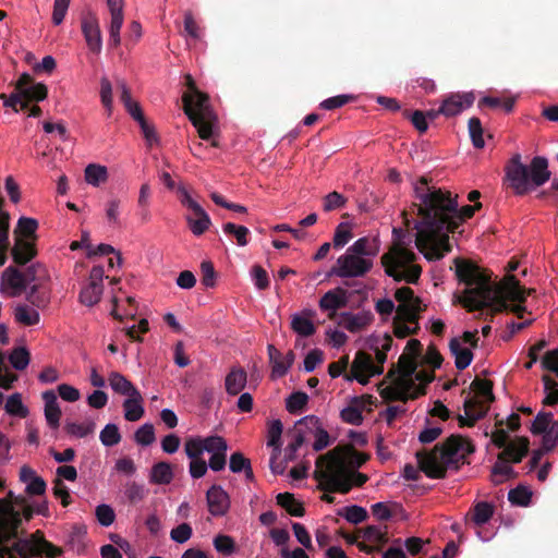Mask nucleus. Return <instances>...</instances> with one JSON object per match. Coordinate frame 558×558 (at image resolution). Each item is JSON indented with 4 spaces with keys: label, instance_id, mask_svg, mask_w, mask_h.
Listing matches in <instances>:
<instances>
[{
    "label": "nucleus",
    "instance_id": "1",
    "mask_svg": "<svg viewBox=\"0 0 558 558\" xmlns=\"http://www.w3.org/2000/svg\"><path fill=\"white\" fill-rule=\"evenodd\" d=\"M418 199L415 223V244L427 259H440L451 252L450 233H454L464 220L471 219L482 203L459 207L458 194L442 187L429 186L428 179L422 177L414 184Z\"/></svg>",
    "mask_w": 558,
    "mask_h": 558
},
{
    "label": "nucleus",
    "instance_id": "2",
    "mask_svg": "<svg viewBox=\"0 0 558 558\" xmlns=\"http://www.w3.org/2000/svg\"><path fill=\"white\" fill-rule=\"evenodd\" d=\"M456 276L466 284L459 302L469 311L489 308V319L495 313L511 310L522 318L525 307L526 290L520 286L515 276H506L499 283H492L490 276L484 272L475 262L456 257Z\"/></svg>",
    "mask_w": 558,
    "mask_h": 558
},
{
    "label": "nucleus",
    "instance_id": "3",
    "mask_svg": "<svg viewBox=\"0 0 558 558\" xmlns=\"http://www.w3.org/2000/svg\"><path fill=\"white\" fill-rule=\"evenodd\" d=\"M368 459V454L357 451L353 445L336 446L318 456L313 475L319 482V490L348 494L352 490L351 473L364 465Z\"/></svg>",
    "mask_w": 558,
    "mask_h": 558
},
{
    "label": "nucleus",
    "instance_id": "4",
    "mask_svg": "<svg viewBox=\"0 0 558 558\" xmlns=\"http://www.w3.org/2000/svg\"><path fill=\"white\" fill-rule=\"evenodd\" d=\"M474 450L472 440L463 438L461 434H451L446 440L436 445L430 452H416L418 469L430 478H444L449 466L454 465L459 469Z\"/></svg>",
    "mask_w": 558,
    "mask_h": 558
},
{
    "label": "nucleus",
    "instance_id": "5",
    "mask_svg": "<svg viewBox=\"0 0 558 558\" xmlns=\"http://www.w3.org/2000/svg\"><path fill=\"white\" fill-rule=\"evenodd\" d=\"M183 85L185 90L182 94V101L185 114L194 124L199 137H214L218 129V120L208 95L201 92L191 73L184 75Z\"/></svg>",
    "mask_w": 558,
    "mask_h": 558
},
{
    "label": "nucleus",
    "instance_id": "6",
    "mask_svg": "<svg viewBox=\"0 0 558 558\" xmlns=\"http://www.w3.org/2000/svg\"><path fill=\"white\" fill-rule=\"evenodd\" d=\"M548 166V159L544 156H534L530 166H526L522 161V156L517 153L505 167L506 179H508L514 194L524 195L530 192L532 185L538 187L551 178Z\"/></svg>",
    "mask_w": 558,
    "mask_h": 558
},
{
    "label": "nucleus",
    "instance_id": "7",
    "mask_svg": "<svg viewBox=\"0 0 558 558\" xmlns=\"http://www.w3.org/2000/svg\"><path fill=\"white\" fill-rule=\"evenodd\" d=\"M417 255L407 248L402 242H395L388 252L381 256V264L388 277L396 281L417 283L422 275V266L415 264Z\"/></svg>",
    "mask_w": 558,
    "mask_h": 558
},
{
    "label": "nucleus",
    "instance_id": "8",
    "mask_svg": "<svg viewBox=\"0 0 558 558\" xmlns=\"http://www.w3.org/2000/svg\"><path fill=\"white\" fill-rule=\"evenodd\" d=\"M177 201L183 207V216L187 223L190 232L195 236H201L211 227V218L207 210L198 202V194L191 186L177 181Z\"/></svg>",
    "mask_w": 558,
    "mask_h": 558
},
{
    "label": "nucleus",
    "instance_id": "9",
    "mask_svg": "<svg viewBox=\"0 0 558 558\" xmlns=\"http://www.w3.org/2000/svg\"><path fill=\"white\" fill-rule=\"evenodd\" d=\"M471 387L476 391L475 397H468L464 400V416L458 415V423L460 427H472L480 418L486 415L489 411V405L495 401L493 391L494 383L490 379H473Z\"/></svg>",
    "mask_w": 558,
    "mask_h": 558
},
{
    "label": "nucleus",
    "instance_id": "10",
    "mask_svg": "<svg viewBox=\"0 0 558 558\" xmlns=\"http://www.w3.org/2000/svg\"><path fill=\"white\" fill-rule=\"evenodd\" d=\"M43 554L54 558L61 554V549L48 542L39 531L17 539L10 548L11 558H28Z\"/></svg>",
    "mask_w": 558,
    "mask_h": 558
},
{
    "label": "nucleus",
    "instance_id": "11",
    "mask_svg": "<svg viewBox=\"0 0 558 558\" xmlns=\"http://www.w3.org/2000/svg\"><path fill=\"white\" fill-rule=\"evenodd\" d=\"M371 271V264L365 258L360 257L354 251V242L350 245L344 254L340 255L333 267L330 269L331 275L340 278L365 277Z\"/></svg>",
    "mask_w": 558,
    "mask_h": 558
},
{
    "label": "nucleus",
    "instance_id": "12",
    "mask_svg": "<svg viewBox=\"0 0 558 558\" xmlns=\"http://www.w3.org/2000/svg\"><path fill=\"white\" fill-rule=\"evenodd\" d=\"M194 456L196 453H210L209 461L207 465L214 470V472H219V470H223L227 464V452H228V444L222 436H207L204 438L203 445H192L191 446Z\"/></svg>",
    "mask_w": 558,
    "mask_h": 558
},
{
    "label": "nucleus",
    "instance_id": "13",
    "mask_svg": "<svg viewBox=\"0 0 558 558\" xmlns=\"http://www.w3.org/2000/svg\"><path fill=\"white\" fill-rule=\"evenodd\" d=\"M395 298L399 302L396 308L399 318H403L408 323H415L418 326L420 314L425 310L422 305V299L415 295L411 287H400L396 290Z\"/></svg>",
    "mask_w": 558,
    "mask_h": 558
},
{
    "label": "nucleus",
    "instance_id": "14",
    "mask_svg": "<svg viewBox=\"0 0 558 558\" xmlns=\"http://www.w3.org/2000/svg\"><path fill=\"white\" fill-rule=\"evenodd\" d=\"M386 377L388 379H391V381H392L391 385L385 386L383 388L384 383H380V385L378 386V389H379L380 397L387 402H391V401L407 402V401H410V399H417V398H420V396H423V393H425V388H418L412 395H407L400 384V377L398 375V369H396L395 366L388 371Z\"/></svg>",
    "mask_w": 558,
    "mask_h": 558
},
{
    "label": "nucleus",
    "instance_id": "15",
    "mask_svg": "<svg viewBox=\"0 0 558 558\" xmlns=\"http://www.w3.org/2000/svg\"><path fill=\"white\" fill-rule=\"evenodd\" d=\"M105 270L102 266H94L89 272V281L80 293L81 302L86 306L97 304L102 295Z\"/></svg>",
    "mask_w": 558,
    "mask_h": 558
},
{
    "label": "nucleus",
    "instance_id": "16",
    "mask_svg": "<svg viewBox=\"0 0 558 558\" xmlns=\"http://www.w3.org/2000/svg\"><path fill=\"white\" fill-rule=\"evenodd\" d=\"M381 366H375L372 355L366 351H357L352 364L351 376L361 384H367L371 376L381 374Z\"/></svg>",
    "mask_w": 558,
    "mask_h": 558
},
{
    "label": "nucleus",
    "instance_id": "17",
    "mask_svg": "<svg viewBox=\"0 0 558 558\" xmlns=\"http://www.w3.org/2000/svg\"><path fill=\"white\" fill-rule=\"evenodd\" d=\"M81 27L89 51L99 54L102 49V35L97 16L92 12L85 14Z\"/></svg>",
    "mask_w": 558,
    "mask_h": 558
},
{
    "label": "nucleus",
    "instance_id": "18",
    "mask_svg": "<svg viewBox=\"0 0 558 558\" xmlns=\"http://www.w3.org/2000/svg\"><path fill=\"white\" fill-rule=\"evenodd\" d=\"M476 97L473 92H464L463 94H449L440 104V111L446 118L460 114L463 109L471 108Z\"/></svg>",
    "mask_w": 558,
    "mask_h": 558
},
{
    "label": "nucleus",
    "instance_id": "19",
    "mask_svg": "<svg viewBox=\"0 0 558 558\" xmlns=\"http://www.w3.org/2000/svg\"><path fill=\"white\" fill-rule=\"evenodd\" d=\"M416 368L417 362L413 356L407 355V353H403L400 356L398 361L397 375L405 393H413L417 390V385L413 377Z\"/></svg>",
    "mask_w": 558,
    "mask_h": 558
},
{
    "label": "nucleus",
    "instance_id": "20",
    "mask_svg": "<svg viewBox=\"0 0 558 558\" xmlns=\"http://www.w3.org/2000/svg\"><path fill=\"white\" fill-rule=\"evenodd\" d=\"M347 304L348 290L342 289V287H337L336 289L327 290V292L324 293L319 301V308L329 312V319H340V315H338L337 310L343 308Z\"/></svg>",
    "mask_w": 558,
    "mask_h": 558
},
{
    "label": "nucleus",
    "instance_id": "21",
    "mask_svg": "<svg viewBox=\"0 0 558 558\" xmlns=\"http://www.w3.org/2000/svg\"><path fill=\"white\" fill-rule=\"evenodd\" d=\"M267 351L271 366L270 377L276 379V377L284 376L295 360L293 351H288L287 355L283 356L281 351L276 349L275 344L271 343L267 344Z\"/></svg>",
    "mask_w": 558,
    "mask_h": 558
},
{
    "label": "nucleus",
    "instance_id": "22",
    "mask_svg": "<svg viewBox=\"0 0 558 558\" xmlns=\"http://www.w3.org/2000/svg\"><path fill=\"white\" fill-rule=\"evenodd\" d=\"M27 288L25 276L13 266L7 267L1 275V289L9 291L11 296L21 295Z\"/></svg>",
    "mask_w": 558,
    "mask_h": 558
},
{
    "label": "nucleus",
    "instance_id": "23",
    "mask_svg": "<svg viewBox=\"0 0 558 558\" xmlns=\"http://www.w3.org/2000/svg\"><path fill=\"white\" fill-rule=\"evenodd\" d=\"M208 510L215 517L226 514L230 508V496L221 486H211L206 494Z\"/></svg>",
    "mask_w": 558,
    "mask_h": 558
},
{
    "label": "nucleus",
    "instance_id": "24",
    "mask_svg": "<svg viewBox=\"0 0 558 558\" xmlns=\"http://www.w3.org/2000/svg\"><path fill=\"white\" fill-rule=\"evenodd\" d=\"M41 398L45 403L44 414L50 428L57 429L60 425L61 409L58 403L57 395L53 390L44 391Z\"/></svg>",
    "mask_w": 558,
    "mask_h": 558
},
{
    "label": "nucleus",
    "instance_id": "25",
    "mask_svg": "<svg viewBox=\"0 0 558 558\" xmlns=\"http://www.w3.org/2000/svg\"><path fill=\"white\" fill-rule=\"evenodd\" d=\"M531 440L526 436L517 438L515 442H510L504 451L498 453V459H509V462H522L523 458L530 451Z\"/></svg>",
    "mask_w": 558,
    "mask_h": 558
},
{
    "label": "nucleus",
    "instance_id": "26",
    "mask_svg": "<svg viewBox=\"0 0 558 558\" xmlns=\"http://www.w3.org/2000/svg\"><path fill=\"white\" fill-rule=\"evenodd\" d=\"M205 438H190L185 440V451L187 457L191 459L190 462V472L194 478H201V476L205 475L208 469L207 462L202 458L203 454H193V450L191 448L192 444H199L203 446Z\"/></svg>",
    "mask_w": 558,
    "mask_h": 558
},
{
    "label": "nucleus",
    "instance_id": "27",
    "mask_svg": "<svg viewBox=\"0 0 558 558\" xmlns=\"http://www.w3.org/2000/svg\"><path fill=\"white\" fill-rule=\"evenodd\" d=\"M39 307L26 303H20L14 306L13 315L16 323L31 327L40 323Z\"/></svg>",
    "mask_w": 558,
    "mask_h": 558
},
{
    "label": "nucleus",
    "instance_id": "28",
    "mask_svg": "<svg viewBox=\"0 0 558 558\" xmlns=\"http://www.w3.org/2000/svg\"><path fill=\"white\" fill-rule=\"evenodd\" d=\"M247 384V372L240 366H233L225 378V388L231 396L242 392Z\"/></svg>",
    "mask_w": 558,
    "mask_h": 558
},
{
    "label": "nucleus",
    "instance_id": "29",
    "mask_svg": "<svg viewBox=\"0 0 558 558\" xmlns=\"http://www.w3.org/2000/svg\"><path fill=\"white\" fill-rule=\"evenodd\" d=\"M362 258L367 259L369 263V269H372L376 255L380 251V241L378 238H360L354 242V248Z\"/></svg>",
    "mask_w": 558,
    "mask_h": 558
},
{
    "label": "nucleus",
    "instance_id": "30",
    "mask_svg": "<svg viewBox=\"0 0 558 558\" xmlns=\"http://www.w3.org/2000/svg\"><path fill=\"white\" fill-rule=\"evenodd\" d=\"M449 351L454 356V365L458 369L463 371L474 360V353L470 349H463L459 338H451L449 342Z\"/></svg>",
    "mask_w": 558,
    "mask_h": 558
},
{
    "label": "nucleus",
    "instance_id": "31",
    "mask_svg": "<svg viewBox=\"0 0 558 558\" xmlns=\"http://www.w3.org/2000/svg\"><path fill=\"white\" fill-rule=\"evenodd\" d=\"M372 318L371 314H350V312H342L338 325L347 328L351 332H356L365 328V326L372 322Z\"/></svg>",
    "mask_w": 558,
    "mask_h": 558
},
{
    "label": "nucleus",
    "instance_id": "32",
    "mask_svg": "<svg viewBox=\"0 0 558 558\" xmlns=\"http://www.w3.org/2000/svg\"><path fill=\"white\" fill-rule=\"evenodd\" d=\"M110 388L122 396H138V389L120 373L112 372L108 378Z\"/></svg>",
    "mask_w": 558,
    "mask_h": 558
},
{
    "label": "nucleus",
    "instance_id": "33",
    "mask_svg": "<svg viewBox=\"0 0 558 558\" xmlns=\"http://www.w3.org/2000/svg\"><path fill=\"white\" fill-rule=\"evenodd\" d=\"M124 418L130 422L138 421L144 415L143 398L138 391V396H130L123 402Z\"/></svg>",
    "mask_w": 558,
    "mask_h": 558
},
{
    "label": "nucleus",
    "instance_id": "34",
    "mask_svg": "<svg viewBox=\"0 0 558 558\" xmlns=\"http://www.w3.org/2000/svg\"><path fill=\"white\" fill-rule=\"evenodd\" d=\"M518 476V472L514 471L513 468L509 464V459H499L497 457V461L492 466V482L495 485H499L506 481V478H514Z\"/></svg>",
    "mask_w": 558,
    "mask_h": 558
},
{
    "label": "nucleus",
    "instance_id": "35",
    "mask_svg": "<svg viewBox=\"0 0 558 558\" xmlns=\"http://www.w3.org/2000/svg\"><path fill=\"white\" fill-rule=\"evenodd\" d=\"M277 504L282 507L292 517H304L305 507L302 502L296 500L294 494L291 493H279L276 496Z\"/></svg>",
    "mask_w": 558,
    "mask_h": 558
},
{
    "label": "nucleus",
    "instance_id": "36",
    "mask_svg": "<svg viewBox=\"0 0 558 558\" xmlns=\"http://www.w3.org/2000/svg\"><path fill=\"white\" fill-rule=\"evenodd\" d=\"M35 255L34 244L29 240L20 239L12 248L13 259L20 265L27 264Z\"/></svg>",
    "mask_w": 558,
    "mask_h": 558
},
{
    "label": "nucleus",
    "instance_id": "37",
    "mask_svg": "<svg viewBox=\"0 0 558 558\" xmlns=\"http://www.w3.org/2000/svg\"><path fill=\"white\" fill-rule=\"evenodd\" d=\"M22 90V96L25 104L31 101H43L47 97V86L43 83H32L22 86L19 85Z\"/></svg>",
    "mask_w": 558,
    "mask_h": 558
},
{
    "label": "nucleus",
    "instance_id": "38",
    "mask_svg": "<svg viewBox=\"0 0 558 558\" xmlns=\"http://www.w3.org/2000/svg\"><path fill=\"white\" fill-rule=\"evenodd\" d=\"M108 179L107 167L98 163H89L85 168V180L93 186H99Z\"/></svg>",
    "mask_w": 558,
    "mask_h": 558
},
{
    "label": "nucleus",
    "instance_id": "39",
    "mask_svg": "<svg viewBox=\"0 0 558 558\" xmlns=\"http://www.w3.org/2000/svg\"><path fill=\"white\" fill-rule=\"evenodd\" d=\"M283 423L280 420H274L268 426L267 446L272 447V453L281 452V437Z\"/></svg>",
    "mask_w": 558,
    "mask_h": 558
},
{
    "label": "nucleus",
    "instance_id": "40",
    "mask_svg": "<svg viewBox=\"0 0 558 558\" xmlns=\"http://www.w3.org/2000/svg\"><path fill=\"white\" fill-rule=\"evenodd\" d=\"M173 471L169 463L158 462L150 471V482L156 484H169L172 481Z\"/></svg>",
    "mask_w": 558,
    "mask_h": 558
},
{
    "label": "nucleus",
    "instance_id": "41",
    "mask_svg": "<svg viewBox=\"0 0 558 558\" xmlns=\"http://www.w3.org/2000/svg\"><path fill=\"white\" fill-rule=\"evenodd\" d=\"M495 513V507L490 502H477L472 509L471 519L475 524L489 522Z\"/></svg>",
    "mask_w": 558,
    "mask_h": 558
},
{
    "label": "nucleus",
    "instance_id": "42",
    "mask_svg": "<svg viewBox=\"0 0 558 558\" xmlns=\"http://www.w3.org/2000/svg\"><path fill=\"white\" fill-rule=\"evenodd\" d=\"M4 409L8 414L19 417H25L28 414V409L23 404L22 396L19 392L9 396Z\"/></svg>",
    "mask_w": 558,
    "mask_h": 558
},
{
    "label": "nucleus",
    "instance_id": "43",
    "mask_svg": "<svg viewBox=\"0 0 558 558\" xmlns=\"http://www.w3.org/2000/svg\"><path fill=\"white\" fill-rule=\"evenodd\" d=\"M99 439L102 446L113 447L121 441V434L119 427L114 423H108L100 430Z\"/></svg>",
    "mask_w": 558,
    "mask_h": 558
},
{
    "label": "nucleus",
    "instance_id": "44",
    "mask_svg": "<svg viewBox=\"0 0 558 558\" xmlns=\"http://www.w3.org/2000/svg\"><path fill=\"white\" fill-rule=\"evenodd\" d=\"M70 548L74 550L78 555H83L87 550V535L86 531L81 527H75L70 536L68 542Z\"/></svg>",
    "mask_w": 558,
    "mask_h": 558
},
{
    "label": "nucleus",
    "instance_id": "45",
    "mask_svg": "<svg viewBox=\"0 0 558 558\" xmlns=\"http://www.w3.org/2000/svg\"><path fill=\"white\" fill-rule=\"evenodd\" d=\"M121 202L118 198H110L105 204V216L108 226L117 228L121 227L120 219Z\"/></svg>",
    "mask_w": 558,
    "mask_h": 558
},
{
    "label": "nucleus",
    "instance_id": "46",
    "mask_svg": "<svg viewBox=\"0 0 558 558\" xmlns=\"http://www.w3.org/2000/svg\"><path fill=\"white\" fill-rule=\"evenodd\" d=\"M533 493L526 486H517L510 489L508 493V499L512 505H519L520 507H526L531 504Z\"/></svg>",
    "mask_w": 558,
    "mask_h": 558
},
{
    "label": "nucleus",
    "instance_id": "47",
    "mask_svg": "<svg viewBox=\"0 0 558 558\" xmlns=\"http://www.w3.org/2000/svg\"><path fill=\"white\" fill-rule=\"evenodd\" d=\"M124 302H126L129 305H133V303H135V299L131 295H126L124 299H122L118 295L113 296V300H112L113 307L111 310V315L113 317L121 319L124 316H133L135 314L134 308H130V310L123 308Z\"/></svg>",
    "mask_w": 558,
    "mask_h": 558
},
{
    "label": "nucleus",
    "instance_id": "48",
    "mask_svg": "<svg viewBox=\"0 0 558 558\" xmlns=\"http://www.w3.org/2000/svg\"><path fill=\"white\" fill-rule=\"evenodd\" d=\"M291 328L298 335L301 336H312L316 331V327L312 320L307 317H303V315L295 314L292 317Z\"/></svg>",
    "mask_w": 558,
    "mask_h": 558
},
{
    "label": "nucleus",
    "instance_id": "49",
    "mask_svg": "<svg viewBox=\"0 0 558 558\" xmlns=\"http://www.w3.org/2000/svg\"><path fill=\"white\" fill-rule=\"evenodd\" d=\"M10 364L16 371H23L29 364V352L25 347H19L8 356Z\"/></svg>",
    "mask_w": 558,
    "mask_h": 558
},
{
    "label": "nucleus",
    "instance_id": "50",
    "mask_svg": "<svg viewBox=\"0 0 558 558\" xmlns=\"http://www.w3.org/2000/svg\"><path fill=\"white\" fill-rule=\"evenodd\" d=\"M95 422L88 421L84 423L68 422L65 429L68 434L76 438H85L95 430Z\"/></svg>",
    "mask_w": 558,
    "mask_h": 558
},
{
    "label": "nucleus",
    "instance_id": "51",
    "mask_svg": "<svg viewBox=\"0 0 558 558\" xmlns=\"http://www.w3.org/2000/svg\"><path fill=\"white\" fill-rule=\"evenodd\" d=\"M134 440L142 447H148L156 440L154 425L145 423L134 433Z\"/></svg>",
    "mask_w": 558,
    "mask_h": 558
},
{
    "label": "nucleus",
    "instance_id": "52",
    "mask_svg": "<svg viewBox=\"0 0 558 558\" xmlns=\"http://www.w3.org/2000/svg\"><path fill=\"white\" fill-rule=\"evenodd\" d=\"M222 231L225 233H229V235H234L236 238L238 245H247L250 242V230L245 228V226H238L234 222H226L222 226Z\"/></svg>",
    "mask_w": 558,
    "mask_h": 558
},
{
    "label": "nucleus",
    "instance_id": "53",
    "mask_svg": "<svg viewBox=\"0 0 558 558\" xmlns=\"http://www.w3.org/2000/svg\"><path fill=\"white\" fill-rule=\"evenodd\" d=\"M338 513L342 514V517H344L347 521L351 523L364 522V520H366L368 517L367 510L362 506L343 507L342 510L338 511Z\"/></svg>",
    "mask_w": 558,
    "mask_h": 558
},
{
    "label": "nucleus",
    "instance_id": "54",
    "mask_svg": "<svg viewBox=\"0 0 558 558\" xmlns=\"http://www.w3.org/2000/svg\"><path fill=\"white\" fill-rule=\"evenodd\" d=\"M553 417L554 413H551V411H539L530 427L532 434L545 435L549 424H551Z\"/></svg>",
    "mask_w": 558,
    "mask_h": 558
},
{
    "label": "nucleus",
    "instance_id": "55",
    "mask_svg": "<svg viewBox=\"0 0 558 558\" xmlns=\"http://www.w3.org/2000/svg\"><path fill=\"white\" fill-rule=\"evenodd\" d=\"M308 401V395L304 391H294L286 399V408L292 414L302 411Z\"/></svg>",
    "mask_w": 558,
    "mask_h": 558
},
{
    "label": "nucleus",
    "instance_id": "56",
    "mask_svg": "<svg viewBox=\"0 0 558 558\" xmlns=\"http://www.w3.org/2000/svg\"><path fill=\"white\" fill-rule=\"evenodd\" d=\"M469 133L472 140V144L475 147H484V130L482 126V122L478 117H472L469 120Z\"/></svg>",
    "mask_w": 558,
    "mask_h": 558
},
{
    "label": "nucleus",
    "instance_id": "57",
    "mask_svg": "<svg viewBox=\"0 0 558 558\" xmlns=\"http://www.w3.org/2000/svg\"><path fill=\"white\" fill-rule=\"evenodd\" d=\"M558 444V421H554V417L551 418V423L549 424L548 428L546 429V433L542 437V447L544 449V452H549V450H553L554 447H556Z\"/></svg>",
    "mask_w": 558,
    "mask_h": 558
},
{
    "label": "nucleus",
    "instance_id": "58",
    "mask_svg": "<svg viewBox=\"0 0 558 558\" xmlns=\"http://www.w3.org/2000/svg\"><path fill=\"white\" fill-rule=\"evenodd\" d=\"M124 16H111L110 24H109V39L108 45L110 47H118L121 44V36L120 32L123 26Z\"/></svg>",
    "mask_w": 558,
    "mask_h": 558
},
{
    "label": "nucleus",
    "instance_id": "59",
    "mask_svg": "<svg viewBox=\"0 0 558 558\" xmlns=\"http://www.w3.org/2000/svg\"><path fill=\"white\" fill-rule=\"evenodd\" d=\"M312 420H308V417H301V420L296 421L292 429L288 432V435L291 436L292 442L294 445V448L298 452L300 447L303 446L305 441V434L303 432L304 424H311Z\"/></svg>",
    "mask_w": 558,
    "mask_h": 558
},
{
    "label": "nucleus",
    "instance_id": "60",
    "mask_svg": "<svg viewBox=\"0 0 558 558\" xmlns=\"http://www.w3.org/2000/svg\"><path fill=\"white\" fill-rule=\"evenodd\" d=\"M95 514L98 523L101 526L108 527L110 526L116 519V513L113 508L107 504H100L96 507Z\"/></svg>",
    "mask_w": 558,
    "mask_h": 558
},
{
    "label": "nucleus",
    "instance_id": "61",
    "mask_svg": "<svg viewBox=\"0 0 558 558\" xmlns=\"http://www.w3.org/2000/svg\"><path fill=\"white\" fill-rule=\"evenodd\" d=\"M403 118L410 119L413 123L414 128L418 132H425L428 129V122H427V114L424 113L422 110H403L402 111Z\"/></svg>",
    "mask_w": 558,
    "mask_h": 558
},
{
    "label": "nucleus",
    "instance_id": "62",
    "mask_svg": "<svg viewBox=\"0 0 558 558\" xmlns=\"http://www.w3.org/2000/svg\"><path fill=\"white\" fill-rule=\"evenodd\" d=\"M315 441L313 444V448L316 452L319 450L326 449V447L330 444L329 433L325 427L322 426L320 420L317 417V423L314 432Z\"/></svg>",
    "mask_w": 558,
    "mask_h": 558
},
{
    "label": "nucleus",
    "instance_id": "63",
    "mask_svg": "<svg viewBox=\"0 0 558 558\" xmlns=\"http://www.w3.org/2000/svg\"><path fill=\"white\" fill-rule=\"evenodd\" d=\"M26 293V300L36 307H45L48 302L49 298L38 293V284L36 283H29L24 291Z\"/></svg>",
    "mask_w": 558,
    "mask_h": 558
},
{
    "label": "nucleus",
    "instance_id": "64",
    "mask_svg": "<svg viewBox=\"0 0 558 558\" xmlns=\"http://www.w3.org/2000/svg\"><path fill=\"white\" fill-rule=\"evenodd\" d=\"M363 537L367 542L378 543L379 545H385L389 539L387 532L381 531L377 525H367V527L363 530Z\"/></svg>",
    "mask_w": 558,
    "mask_h": 558
}]
</instances>
